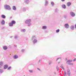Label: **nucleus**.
Here are the masks:
<instances>
[{
	"mask_svg": "<svg viewBox=\"0 0 76 76\" xmlns=\"http://www.w3.org/2000/svg\"><path fill=\"white\" fill-rule=\"evenodd\" d=\"M31 20L30 19H28L26 20L25 21V24L27 25L28 26H29L31 25Z\"/></svg>",
	"mask_w": 76,
	"mask_h": 76,
	"instance_id": "1",
	"label": "nucleus"
},
{
	"mask_svg": "<svg viewBox=\"0 0 76 76\" xmlns=\"http://www.w3.org/2000/svg\"><path fill=\"white\" fill-rule=\"evenodd\" d=\"M66 63L67 64H68L69 65H73V63H72V60L70 59L67 60V58H66Z\"/></svg>",
	"mask_w": 76,
	"mask_h": 76,
	"instance_id": "2",
	"label": "nucleus"
},
{
	"mask_svg": "<svg viewBox=\"0 0 76 76\" xmlns=\"http://www.w3.org/2000/svg\"><path fill=\"white\" fill-rule=\"evenodd\" d=\"M32 40L33 41V42L34 44H36L37 42V37H36L35 36H33Z\"/></svg>",
	"mask_w": 76,
	"mask_h": 76,
	"instance_id": "3",
	"label": "nucleus"
},
{
	"mask_svg": "<svg viewBox=\"0 0 76 76\" xmlns=\"http://www.w3.org/2000/svg\"><path fill=\"white\" fill-rule=\"evenodd\" d=\"M4 7L6 10H11L10 7L8 5H5Z\"/></svg>",
	"mask_w": 76,
	"mask_h": 76,
	"instance_id": "4",
	"label": "nucleus"
},
{
	"mask_svg": "<svg viewBox=\"0 0 76 76\" xmlns=\"http://www.w3.org/2000/svg\"><path fill=\"white\" fill-rule=\"evenodd\" d=\"M70 15L72 17H75V14L73 12H70Z\"/></svg>",
	"mask_w": 76,
	"mask_h": 76,
	"instance_id": "5",
	"label": "nucleus"
},
{
	"mask_svg": "<svg viewBox=\"0 0 76 76\" xmlns=\"http://www.w3.org/2000/svg\"><path fill=\"white\" fill-rule=\"evenodd\" d=\"M64 26L65 28H66V29H68L69 28V25L67 23L65 24Z\"/></svg>",
	"mask_w": 76,
	"mask_h": 76,
	"instance_id": "6",
	"label": "nucleus"
},
{
	"mask_svg": "<svg viewBox=\"0 0 76 76\" xmlns=\"http://www.w3.org/2000/svg\"><path fill=\"white\" fill-rule=\"evenodd\" d=\"M8 67H9V66H8V65H7V64L4 65V69H7V68H8Z\"/></svg>",
	"mask_w": 76,
	"mask_h": 76,
	"instance_id": "7",
	"label": "nucleus"
},
{
	"mask_svg": "<svg viewBox=\"0 0 76 76\" xmlns=\"http://www.w3.org/2000/svg\"><path fill=\"white\" fill-rule=\"evenodd\" d=\"M1 22V25H4V24H5V21L4 20H3Z\"/></svg>",
	"mask_w": 76,
	"mask_h": 76,
	"instance_id": "8",
	"label": "nucleus"
},
{
	"mask_svg": "<svg viewBox=\"0 0 76 76\" xmlns=\"http://www.w3.org/2000/svg\"><path fill=\"white\" fill-rule=\"evenodd\" d=\"M42 29H46L47 28V26H43L42 28Z\"/></svg>",
	"mask_w": 76,
	"mask_h": 76,
	"instance_id": "9",
	"label": "nucleus"
},
{
	"mask_svg": "<svg viewBox=\"0 0 76 76\" xmlns=\"http://www.w3.org/2000/svg\"><path fill=\"white\" fill-rule=\"evenodd\" d=\"M62 7L63 9H65L66 8V5L64 4H63L62 5Z\"/></svg>",
	"mask_w": 76,
	"mask_h": 76,
	"instance_id": "10",
	"label": "nucleus"
},
{
	"mask_svg": "<svg viewBox=\"0 0 76 76\" xmlns=\"http://www.w3.org/2000/svg\"><path fill=\"white\" fill-rule=\"evenodd\" d=\"M3 48L4 50H7V47L6 46H4L3 47Z\"/></svg>",
	"mask_w": 76,
	"mask_h": 76,
	"instance_id": "11",
	"label": "nucleus"
},
{
	"mask_svg": "<svg viewBox=\"0 0 76 76\" xmlns=\"http://www.w3.org/2000/svg\"><path fill=\"white\" fill-rule=\"evenodd\" d=\"M18 58V56L17 55H15L13 56V58L14 59H16Z\"/></svg>",
	"mask_w": 76,
	"mask_h": 76,
	"instance_id": "12",
	"label": "nucleus"
},
{
	"mask_svg": "<svg viewBox=\"0 0 76 76\" xmlns=\"http://www.w3.org/2000/svg\"><path fill=\"white\" fill-rule=\"evenodd\" d=\"M24 1L26 4H28L29 2V0H25Z\"/></svg>",
	"mask_w": 76,
	"mask_h": 76,
	"instance_id": "13",
	"label": "nucleus"
},
{
	"mask_svg": "<svg viewBox=\"0 0 76 76\" xmlns=\"http://www.w3.org/2000/svg\"><path fill=\"white\" fill-rule=\"evenodd\" d=\"M12 9L13 10H16V7L15 6H13L12 7Z\"/></svg>",
	"mask_w": 76,
	"mask_h": 76,
	"instance_id": "14",
	"label": "nucleus"
},
{
	"mask_svg": "<svg viewBox=\"0 0 76 76\" xmlns=\"http://www.w3.org/2000/svg\"><path fill=\"white\" fill-rule=\"evenodd\" d=\"M1 17L2 18H3V19H5L6 18V16H5L4 15H1Z\"/></svg>",
	"mask_w": 76,
	"mask_h": 76,
	"instance_id": "15",
	"label": "nucleus"
},
{
	"mask_svg": "<svg viewBox=\"0 0 76 76\" xmlns=\"http://www.w3.org/2000/svg\"><path fill=\"white\" fill-rule=\"evenodd\" d=\"M9 25L10 26H13V24H12V22L10 23L9 24Z\"/></svg>",
	"mask_w": 76,
	"mask_h": 76,
	"instance_id": "16",
	"label": "nucleus"
},
{
	"mask_svg": "<svg viewBox=\"0 0 76 76\" xmlns=\"http://www.w3.org/2000/svg\"><path fill=\"white\" fill-rule=\"evenodd\" d=\"M71 2H69L67 3V6H70L71 5Z\"/></svg>",
	"mask_w": 76,
	"mask_h": 76,
	"instance_id": "17",
	"label": "nucleus"
},
{
	"mask_svg": "<svg viewBox=\"0 0 76 76\" xmlns=\"http://www.w3.org/2000/svg\"><path fill=\"white\" fill-rule=\"evenodd\" d=\"M74 28H75V27L73 25L72 26L70 27L71 29H72V30H73V29H74Z\"/></svg>",
	"mask_w": 76,
	"mask_h": 76,
	"instance_id": "18",
	"label": "nucleus"
},
{
	"mask_svg": "<svg viewBox=\"0 0 76 76\" xmlns=\"http://www.w3.org/2000/svg\"><path fill=\"white\" fill-rule=\"evenodd\" d=\"M11 23L13 25L14 24H15L16 23V22L15 20H12L11 21Z\"/></svg>",
	"mask_w": 76,
	"mask_h": 76,
	"instance_id": "19",
	"label": "nucleus"
},
{
	"mask_svg": "<svg viewBox=\"0 0 76 76\" xmlns=\"http://www.w3.org/2000/svg\"><path fill=\"white\" fill-rule=\"evenodd\" d=\"M26 31V30L25 29H22L21 30V32H25Z\"/></svg>",
	"mask_w": 76,
	"mask_h": 76,
	"instance_id": "20",
	"label": "nucleus"
},
{
	"mask_svg": "<svg viewBox=\"0 0 76 76\" xmlns=\"http://www.w3.org/2000/svg\"><path fill=\"white\" fill-rule=\"evenodd\" d=\"M48 1H47V0H46V1H45V6H47V4H48Z\"/></svg>",
	"mask_w": 76,
	"mask_h": 76,
	"instance_id": "21",
	"label": "nucleus"
},
{
	"mask_svg": "<svg viewBox=\"0 0 76 76\" xmlns=\"http://www.w3.org/2000/svg\"><path fill=\"white\" fill-rule=\"evenodd\" d=\"M3 64V62H0V65L1 66H2Z\"/></svg>",
	"mask_w": 76,
	"mask_h": 76,
	"instance_id": "22",
	"label": "nucleus"
},
{
	"mask_svg": "<svg viewBox=\"0 0 76 76\" xmlns=\"http://www.w3.org/2000/svg\"><path fill=\"white\" fill-rule=\"evenodd\" d=\"M3 72V70L0 69V73H2Z\"/></svg>",
	"mask_w": 76,
	"mask_h": 76,
	"instance_id": "23",
	"label": "nucleus"
},
{
	"mask_svg": "<svg viewBox=\"0 0 76 76\" xmlns=\"http://www.w3.org/2000/svg\"><path fill=\"white\" fill-rule=\"evenodd\" d=\"M26 8L25 7H24L23 8V12H25V11H26Z\"/></svg>",
	"mask_w": 76,
	"mask_h": 76,
	"instance_id": "24",
	"label": "nucleus"
},
{
	"mask_svg": "<svg viewBox=\"0 0 76 76\" xmlns=\"http://www.w3.org/2000/svg\"><path fill=\"white\" fill-rule=\"evenodd\" d=\"M56 69L57 71H59V68H58V66H56Z\"/></svg>",
	"mask_w": 76,
	"mask_h": 76,
	"instance_id": "25",
	"label": "nucleus"
},
{
	"mask_svg": "<svg viewBox=\"0 0 76 76\" xmlns=\"http://www.w3.org/2000/svg\"><path fill=\"white\" fill-rule=\"evenodd\" d=\"M56 33H58V32H59V31H60V29H58L57 30H56Z\"/></svg>",
	"mask_w": 76,
	"mask_h": 76,
	"instance_id": "26",
	"label": "nucleus"
},
{
	"mask_svg": "<svg viewBox=\"0 0 76 76\" xmlns=\"http://www.w3.org/2000/svg\"><path fill=\"white\" fill-rule=\"evenodd\" d=\"M66 72L65 71H64V76H66Z\"/></svg>",
	"mask_w": 76,
	"mask_h": 76,
	"instance_id": "27",
	"label": "nucleus"
},
{
	"mask_svg": "<svg viewBox=\"0 0 76 76\" xmlns=\"http://www.w3.org/2000/svg\"><path fill=\"white\" fill-rule=\"evenodd\" d=\"M67 75L68 76H70V72H67Z\"/></svg>",
	"mask_w": 76,
	"mask_h": 76,
	"instance_id": "28",
	"label": "nucleus"
},
{
	"mask_svg": "<svg viewBox=\"0 0 76 76\" xmlns=\"http://www.w3.org/2000/svg\"><path fill=\"white\" fill-rule=\"evenodd\" d=\"M52 63V61H49V65H50V64H51Z\"/></svg>",
	"mask_w": 76,
	"mask_h": 76,
	"instance_id": "29",
	"label": "nucleus"
},
{
	"mask_svg": "<svg viewBox=\"0 0 76 76\" xmlns=\"http://www.w3.org/2000/svg\"><path fill=\"white\" fill-rule=\"evenodd\" d=\"M18 37V36H15L14 38L15 39H17Z\"/></svg>",
	"mask_w": 76,
	"mask_h": 76,
	"instance_id": "30",
	"label": "nucleus"
},
{
	"mask_svg": "<svg viewBox=\"0 0 76 76\" xmlns=\"http://www.w3.org/2000/svg\"><path fill=\"white\" fill-rule=\"evenodd\" d=\"M11 68H12V67L10 66L7 68V70H10Z\"/></svg>",
	"mask_w": 76,
	"mask_h": 76,
	"instance_id": "31",
	"label": "nucleus"
},
{
	"mask_svg": "<svg viewBox=\"0 0 76 76\" xmlns=\"http://www.w3.org/2000/svg\"><path fill=\"white\" fill-rule=\"evenodd\" d=\"M29 72H30V73H33V71L32 70H29Z\"/></svg>",
	"mask_w": 76,
	"mask_h": 76,
	"instance_id": "32",
	"label": "nucleus"
},
{
	"mask_svg": "<svg viewBox=\"0 0 76 76\" xmlns=\"http://www.w3.org/2000/svg\"><path fill=\"white\" fill-rule=\"evenodd\" d=\"M60 59V60H61V57H60V58H58L57 60H56V61H57V60H58V59Z\"/></svg>",
	"mask_w": 76,
	"mask_h": 76,
	"instance_id": "33",
	"label": "nucleus"
},
{
	"mask_svg": "<svg viewBox=\"0 0 76 76\" xmlns=\"http://www.w3.org/2000/svg\"><path fill=\"white\" fill-rule=\"evenodd\" d=\"M55 11L56 12H58V9H56L55 10Z\"/></svg>",
	"mask_w": 76,
	"mask_h": 76,
	"instance_id": "34",
	"label": "nucleus"
},
{
	"mask_svg": "<svg viewBox=\"0 0 76 76\" xmlns=\"http://www.w3.org/2000/svg\"><path fill=\"white\" fill-rule=\"evenodd\" d=\"M54 2H52L51 3V5H52V6H54Z\"/></svg>",
	"mask_w": 76,
	"mask_h": 76,
	"instance_id": "35",
	"label": "nucleus"
},
{
	"mask_svg": "<svg viewBox=\"0 0 76 76\" xmlns=\"http://www.w3.org/2000/svg\"><path fill=\"white\" fill-rule=\"evenodd\" d=\"M69 72H70V69H67V72L68 73Z\"/></svg>",
	"mask_w": 76,
	"mask_h": 76,
	"instance_id": "36",
	"label": "nucleus"
},
{
	"mask_svg": "<svg viewBox=\"0 0 76 76\" xmlns=\"http://www.w3.org/2000/svg\"><path fill=\"white\" fill-rule=\"evenodd\" d=\"M67 17V15H64V18H66Z\"/></svg>",
	"mask_w": 76,
	"mask_h": 76,
	"instance_id": "37",
	"label": "nucleus"
},
{
	"mask_svg": "<svg viewBox=\"0 0 76 76\" xmlns=\"http://www.w3.org/2000/svg\"><path fill=\"white\" fill-rule=\"evenodd\" d=\"M25 51V50L24 49H22L21 50V52H24V51Z\"/></svg>",
	"mask_w": 76,
	"mask_h": 76,
	"instance_id": "38",
	"label": "nucleus"
},
{
	"mask_svg": "<svg viewBox=\"0 0 76 76\" xmlns=\"http://www.w3.org/2000/svg\"><path fill=\"white\" fill-rule=\"evenodd\" d=\"M60 67H61V68H62V69L63 70H64V67H63L62 66H61Z\"/></svg>",
	"mask_w": 76,
	"mask_h": 76,
	"instance_id": "39",
	"label": "nucleus"
},
{
	"mask_svg": "<svg viewBox=\"0 0 76 76\" xmlns=\"http://www.w3.org/2000/svg\"><path fill=\"white\" fill-rule=\"evenodd\" d=\"M54 75H56V74H57V73H56V72H54Z\"/></svg>",
	"mask_w": 76,
	"mask_h": 76,
	"instance_id": "40",
	"label": "nucleus"
},
{
	"mask_svg": "<svg viewBox=\"0 0 76 76\" xmlns=\"http://www.w3.org/2000/svg\"><path fill=\"white\" fill-rule=\"evenodd\" d=\"M76 59L75 58L74 59H73V61H76Z\"/></svg>",
	"mask_w": 76,
	"mask_h": 76,
	"instance_id": "41",
	"label": "nucleus"
},
{
	"mask_svg": "<svg viewBox=\"0 0 76 76\" xmlns=\"http://www.w3.org/2000/svg\"><path fill=\"white\" fill-rule=\"evenodd\" d=\"M47 57H44V59H46V58H47Z\"/></svg>",
	"mask_w": 76,
	"mask_h": 76,
	"instance_id": "42",
	"label": "nucleus"
},
{
	"mask_svg": "<svg viewBox=\"0 0 76 76\" xmlns=\"http://www.w3.org/2000/svg\"><path fill=\"white\" fill-rule=\"evenodd\" d=\"M37 69H38V70L39 71H41V70L39 69V68H37Z\"/></svg>",
	"mask_w": 76,
	"mask_h": 76,
	"instance_id": "43",
	"label": "nucleus"
},
{
	"mask_svg": "<svg viewBox=\"0 0 76 76\" xmlns=\"http://www.w3.org/2000/svg\"><path fill=\"white\" fill-rule=\"evenodd\" d=\"M61 1H65V0H61Z\"/></svg>",
	"mask_w": 76,
	"mask_h": 76,
	"instance_id": "44",
	"label": "nucleus"
},
{
	"mask_svg": "<svg viewBox=\"0 0 76 76\" xmlns=\"http://www.w3.org/2000/svg\"><path fill=\"white\" fill-rule=\"evenodd\" d=\"M15 47H17V45H15Z\"/></svg>",
	"mask_w": 76,
	"mask_h": 76,
	"instance_id": "45",
	"label": "nucleus"
},
{
	"mask_svg": "<svg viewBox=\"0 0 76 76\" xmlns=\"http://www.w3.org/2000/svg\"><path fill=\"white\" fill-rule=\"evenodd\" d=\"M10 38H12V36H11V37H10Z\"/></svg>",
	"mask_w": 76,
	"mask_h": 76,
	"instance_id": "46",
	"label": "nucleus"
},
{
	"mask_svg": "<svg viewBox=\"0 0 76 76\" xmlns=\"http://www.w3.org/2000/svg\"><path fill=\"white\" fill-rule=\"evenodd\" d=\"M60 63V62H58V63Z\"/></svg>",
	"mask_w": 76,
	"mask_h": 76,
	"instance_id": "47",
	"label": "nucleus"
},
{
	"mask_svg": "<svg viewBox=\"0 0 76 76\" xmlns=\"http://www.w3.org/2000/svg\"><path fill=\"white\" fill-rule=\"evenodd\" d=\"M41 61V60H40L39 62V61Z\"/></svg>",
	"mask_w": 76,
	"mask_h": 76,
	"instance_id": "48",
	"label": "nucleus"
},
{
	"mask_svg": "<svg viewBox=\"0 0 76 76\" xmlns=\"http://www.w3.org/2000/svg\"><path fill=\"white\" fill-rule=\"evenodd\" d=\"M0 68H1V66H0Z\"/></svg>",
	"mask_w": 76,
	"mask_h": 76,
	"instance_id": "49",
	"label": "nucleus"
},
{
	"mask_svg": "<svg viewBox=\"0 0 76 76\" xmlns=\"http://www.w3.org/2000/svg\"><path fill=\"white\" fill-rule=\"evenodd\" d=\"M24 76H25V75H24Z\"/></svg>",
	"mask_w": 76,
	"mask_h": 76,
	"instance_id": "50",
	"label": "nucleus"
}]
</instances>
